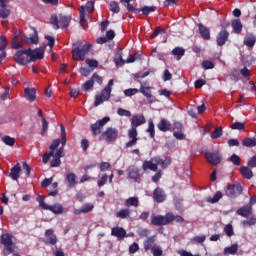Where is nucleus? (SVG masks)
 Here are the masks:
<instances>
[{"label":"nucleus","instance_id":"f257e3e1","mask_svg":"<svg viewBox=\"0 0 256 256\" xmlns=\"http://www.w3.org/2000/svg\"><path fill=\"white\" fill-rule=\"evenodd\" d=\"M132 128L128 130V137L130 140L125 144L126 148L134 147V145H137V127L140 125H145V117L143 115H135L132 117L131 122Z\"/></svg>","mask_w":256,"mask_h":256},{"label":"nucleus","instance_id":"f03ea898","mask_svg":"<svg viewBox=\"0 0 256 256\" xmlns=\"http://www.w3.org/2000/svg\"><path fill=\"white\" fill-rule=\"evenodd\" d=\"M169 223H173V213H167L165 216L155 214L151 215V225L163 227L164 225H169Z\"/></svg>","mask_w":256,"mask_h":256},{"label":"nucleus","instance_id":"7ed1b4c3","mask_svg":"<svg viewBox=\"0 0 256 256\" xmlns=\"http://www.w3.org/2000/svg\"><path fill=\"white\" fill-rule=\"evenodd\" d=\"M91 49V44L87 43L84 45H79L77 47H73L72 49V57L74 61H85V55Z\"/></svg>","mask_w":256,"mask_h":256},{"label":"nucleus","instance_id":"20e7f679","mask_svg":"<svg viewBox=\"0 0 256 256\" xmlns=\"http://www.w3.org/2000/svg\"><path fill=\"white\" fill-rule=\"evenodd\" d=\"M50 23L53 25L54 29H59L60 27L67 29V27H69V23H71V16L60 15L58 18L57 15H52Z\"/></svg>","mask_w":256,"mask_h":256},{"label":"nucleus","instance_id":"39448f33","mask_svg":"<svg viewBox=\"0 0 256 256\" xmlns=\"http://www.w3.org/2000/svg\"><path fill=\"white\" fill-rule=\"evenodd\" d=\"M119 137V130L117 128H107L100 137L99 141H107V143H115Z\"/></svg>","mask_w":256,"mask_h":256},{"label":"nucleus","instance_id":"423d86ee","mask_svg":"<svg viewBox=\"0 0 256 256\" xmlns=\"http://www.w3.org/2000/svg\"><path fill=\"white\" fill-rule=\"evenodd\" d=\"M45 49H47V45L45 44L34 50L31 48L26 49L30 63L31 61L35 62L43 59V56L45 55Z\"/></svg>","mask_w":256,"mask_h":256},{"label":"nucleus","instance_id":"0eeeda50","mask_svg":"<svg viewBox=\"0 0 256 256\" xmlns=\"http://www.w3.org/2000/svg\"><path fill=\"white\" fill-rule=\"evenodd\" d=\"M204 156L207 163H210V165H220L223 161V155L219 151L205 152Z\"/></svg>","mask_w":256,"mask_h":256},{"label":"nucleus","instance_id":"6e6552de","mask_svg":"<svg viewBox=\"0 0 256 256\" xmlns=\"http://www.w3.org/2000/svg\"><path fill=\"white\" fill-rule=\"evenodd\" d=\"M109 121V117H104L101 120L96 121V123L92 124L90 127L93 135L95 137H97V135H101V129H103V127H105Z\"/></svg>","mask_w":256,"mask_h":256},{"label":"nucleus","instance_id":"1a4fd4ad","mask_svg":"<svg viewBox=\"0 0 256 256\" xmlns=\"http://www.w3.org/2000/svg\"><path fill=\"white\" fill-rule=\"evenodd\" d=\"M86 10L88 13H93L95 11V1H93V0L88 1L85 6L82 5L79 8L81 23H85V11Z\"/></svg>","mask_w":256,"mask_h":256},{"label":"nucleus","instance_id":"9d476101","mask_svg":"<svg viewBox=\"0 0 256 256\" xmlns=\"http://www.w3.org/2000/svg\"><path fill=\"white\" fill-rule=\"evenodd\" d=\"M173 136L175 139H178V141L185 140V134L183 133V123L179 121L173 122Z\"/></svg>","mask_w":256,"mask_h":256},{"label":"nucleus","instance_id":"9b49d317","mask_svg":"<svg viewBox=\"0 0 256 256\" xmlns=\"http://www.w3.org/2000/svg\"><path fill=\"white\" fill-rule=\"evenodd\" d=\"M241 193H243V188L239 184H231L226 189L227 197H231L232 199L239 197Z\"/></svg>","mask_w":256,"mask_h":256},{"label":"nucleus","instance_id":"f8f14e48","mask_svg":"<svg viewBox=\"0 0 256 256\" xmlns=\"http://www.w3.org/2000/svg\"><path fill=\"white\" fill-rule=\"evenodd\" d=\"M14 61H16L19 65H25L26 63H30L27 49L17 51L14 55Z\"/></svg>","mask_w":256,"mask_h":256},{"label":"nucleus","instance_id":"ddd939ff","mask_svg":"<svg viewBox=\"0 0 256 256\" xmlns=\"http://www.w3.org/2000/svg\"><path fill=\"white\" fill-rule=\"evenodd\" d=\"M1 243L5 246L8 253H13V251H15V248L13 247V236L11 234L2 235Z\"/></svg>","mask_w":256,"mask_h":256},{"label":"nucleus","instance_id":"4468645a","mask_svg":"<svg viewBox=\"0 0 256 256\" xmlns=\"http://www.w3.org/2000/svg\"><path fill=\"white\" fill-rule=\"evenodd\" d=\"M229 40V32L227 30H222L218 33L216 38V43L218 47H223L225 43Z\"/></svg>","mask_w":256,"mask_h":256},{"label":"nucleus","instance_id":"2eb2a0df","mask_svg":"<svg viewBox=\"0 0 256 256\" xmlns=\"http://www.w3.org/2000/svg\"><path fill=\"white\" fill-rule=\"evenodd\" d=\"M110 98H111V94H109L108 92H105V90H102L101 95L95 96L94 106L99 107V105L105 103V101H109Z\"/></svg>","mask_w":256,"mask_h":256},{"label":"nucleus","instance_id":"dca6fc26","mask_svg":"<svg viewBox=\"0 0 256 256\" xmlns=\"http://www.w3.org/2000/svg\"><path fill=\"white\" fill-rule=\"evenodd\" d=\"M151 89H153V87L141 85L140 93H142V95L148 99L149 103H154L155 97H153L151 94Z\"/></svg>","mask_w":256,"mask_h":256},{"label":"nucleus","instance_id":"f3484780","mask_svg":"<svg viewBox=\"0 0 256 256\" xmlns=\"http://www.w3.org/2000/svg\"><path fill=\"white\" fill-rule=\"evenodd\" d=\"M152 161L157 165H160L162 169H167L169 165H171V157H166L164 160L161 159V157H154L152 158Z\"/></svg>","mask_w":256,"mask_h":256},{"label":"nucleus","instance_id":"a211bd4d","mask_svg":"<svg viewBox=\"0 0 256 256\" xmlns=\"http://www.w3.org/2000/svg\"><path fill=\"white\" fill-rule=\"evenodd\" d=\"M253 213V204L249 202V205L243 206L237 210V215L241 217H249Z\"/></svg>","mask_w":256,"mask_h":256},{"label":"nucleus","instance_id":"6ab92c4d","mask_svg":"<svg viewBox=\"0 0 256 256\" xmlns=\"http://www.w3.org/2000/svg\"><path fill=\"white\" fill-rule=\"evenodd\" d=\"M33 33L30 34V37H26L23 41L27 44L31 43L32 45H37L39 43V34L37 33L36 28H32Z\"/></svg>","mask_w":256,"mask_h":256},{"label":"nucleus","instance_id":"aec40b11","mask_svg":"<svg viewBox=\"0 0 256 256\" xmlns=\"http://www.w3.org/2000/svg\"><path fill=\"white\" fill-rule=\"evenodd\" d=\"M37 95V90L35 88H25L24 90V96L27 101L30 103H33L35 101Z\"/></svg>","mask_w":256,"mask_h":256},{"label":"nucleus","instance_id":"412c9836","mask_svg":"<svg viewBox=\"0 0 256 256\" xmlns=\"http://www.w3.org/2000/svg\"><path fill=\"white\" fill-rule=\"evenodd\" d=\"M111 235L113 237H117V239H124V237L127 235V231L121 227H114L111 230Z\"/></svg>","mask_w":256,"mask_h":256},{"label":"nucleus","instance_id":"4be33fe9","mask_svg":"<svg viewBox=\"0 0 256 256\" xmlns=\"http://www.w3.org/2000/svg\"><path fill=\"white\" fill-rule=\"evenodd\" d=\"M21 175V164L17 163L14 167L11 168L10 170V175L11 179L14 181H17Z\"/></svg>","mask_w":256,"mask_h":256},{"label":"nucleus","instance_id":"5701e85b","mask_svg":"<svg viewBox=\"0 0 256 256\" xmlns=\"http://www.w3.org/2000/svg\"><path fill=\"white\" fill-rule=\"evenodd\" d=\"M157 127H158L159 131H162L163 133H165L167 131H171V122H169L167 119L163 118L157 124Z\"/></svg>","mask_w":256,"mask_h":256},{"label":"nucleus","instance_id":"b1692460","mask_svg":"<svg viewBox=\"0 0 256 256\" xmlns=\"http://www.w3.org/2000/svg\"><path fill=\"white\" fill-rule=\"evenodd\" d=\"M153 197L154 200L157 201V203H163L167 196H165V192L161 190V188H156L154 190Z\"/></svg>","mask_w":256,"mask_h":256},{"label":"nucleus","instance_id":"393cba45","mask_svg":"<svg viewBox=\"0 0 256 256\" xmlns=\"http://www.w3.org/2000/svg\"><path fill=\"white\" fill-rule=\"evenodd\" d=\"M142 169L144 171H147V169H149L150 171H157L158 167L155 161H153V158H151V160H146L143 162Z\"/></svg>","mask_w":256,"mask_h":256},{"label":"nucleus","instance_id":"a878e982","mask_svg":"<svg viewBox=\"0 0 256 256\" xmlns=\"http://www.w3.org/2000/svg\"><path fill=\"white\" fill-rule=\"evenodd\" d=\"M198 29L200 31V35L205 41H209L211 39V34L209 29L205 27L203 24H198Z\"/></svg>","mask_w":256,"mask_h":256},{"label":"nucleus","instance_id":"bb28decb","mask_svg":"<svg viewBox=\"0 0 256 256\" xmlns=\"http://www.w3.org/2000/svg\"><path fill=\"white\" fill-rule=\"evenodd\" d=\"M155 236L148 237L144 242H143V247L145 251H151L153 247H155Z\"/></svg>","mask_w":256,"mask_h":256},{"label":"nucleus","instance_id":"cd10ccee","mask_svg":"<svg viewBox=\"0 0 256 256\" xmlns=\"http://www.w3.org/2000/svg\"><path fill=\"white\" fill-rule=\"evenodd\" d=\"M131 1L135 0H120V3H122V5L127 8V11H130V13H141V10L133 7Z\"/></svg>","mask_w":256,"mask_h":256},{"label":"nucleus","instance_id":"c85d7f7f","mask_svg":"<svg viewBox=\"0 0 256 256\" xmlns=\"http://www.w3.org/2000/svg\"><path fill=\"white\" fill-rule=\"evenodd\" d=\"M46 211H51L55 215H62L63 213V206L61 204H54L52 206L48 205Z\"/></svg>","mask_w":256,"mask_h":256},{"label":"nucleus","instance_id":"c756f323","mask_svg":"<svg viewBox=\"0 0 256 256\" xmlns=\"http://www.w3.org/2000/svg\"><path fill=\"white\" fill-rule=\"evenodd\" d=\"M116 217L118 219H129L131 217V209L123 208L119 212L116 213Z\"/></svg>","mask_w":256,"mask_h":256},{"label":"nucleus","instance_id":"7c9ffc66","mask_svg":"<svg viewBox=\"0 0 256 256\" xmlns=\"http://www.w3.org/2000/svg\"><path fill=\"white\" fill-rule=\"evenodd\" d=\"M256 43V37L253 34H247L244 38V45L246 47H254Z\"/></svg>","mask_w":256,"mask_h":256},{"label":"nucleus","instance_id":"2f4dec72","mask_svg":"<svg viewBox=\"0 0 256 256\" xmlns=\"http://www.w3.org/2000/svg\"><path fill=\"white\" fill-rule=\"evenodd\" d=\"M66 179L68 181V187L73 188L77 184V175L75 173H69L66 176Z\"/></svg>","mask_w":256,"mask_h":256},{"label":"nucleus","instance_id":"473e14b6","mask_svg":"<svg viewBox=\"0 0 256 256\" xmlns=\"http://www.w3.org/2000/svg\"><path fill=\"white\" fill-rule=\"evenodd\" d=\"M240 173H242V175H243V177H245V179L253 178V171L251 169H249V167L242 166L240 168Z\"/></svg>","mask_w":256,"mask_h":256},{"label":"nucleus","instance_id":"72a5a7b5","mask_svg":"<svg viewBox=\"0 0 256 256\" xmlns=\"http://www.w3.org/2000/svg\"><path fill=\"white\" fill-rule=\"evenodd\" d=\"M232 27H233L234 33L239 34L241 33V31H243V24L239 19L233 20Z\"/></svg>","mask_w":256,"mask_h":256},{"label":"nucleus","instance_id":"f704fd0d","mask_svg":"<svg viewBox=\"0 0 256 256\" xmlns=\"http://www.w3.org/2000/svg\"><path fill=\"white\" fill-rule=\"evenodd\" d=\"M114 61H115L116 67H121V65H125V60H123V53L121 51H118L115 54Z\"/></svg>","mask_w":256,"mask_h":256},{"label":"nucleus","instance_id":"c9c22d12","mask_svg":"<svg viewBox=\"0 0 256 256\" xmlns=\"http://www.w3.org/2000/svg\"><path fill=\"white\" fill-rule=\"evenodd\" d=\"M126 207H139V198L130 197L125 200Z\"/></svg>","mask_w":256,"mask_h":256},{"label":"nucleus","instance_id":"e433bc0d","mask_svg":"<svg viewBox=\"0 0 256 256\" xmlns=\"http://www.w3.org/2000/svg\"><path fill=\"white\" fill-rule=\"evenodd\" d=\"M239 249V245L232 244L230 247L224 249V255H235Z\"/></svg>","mask_w":256,"mask_h":256},{"label":"nucleus","instance_id":"4c0bfd02","mask_svg":"<svg viewBox=\"0 0 256 256\" xmlns=\"http://www.w3.org/2000/svg\"><path fill=\"white\" fill-rule=\"evenodd\" d=\"M172 55H175L177 57V61H180L181 57L185 55V49L176 47L172 50Z\"/></svg>","mask_w":256,"mask_h":256},{"label":"nucleus","instance_id":"58836bf2","mask_svg":"<svg viewBox=\"0 0 256 256\" xmlns=\"http://www.w3.org/2000/svg\"><path fill=\"white\" fill-rule=\"evenodd\" d=\"M129 178L137 181L139 179V169L136 167L129 168Z\"/></svg>","mask_w":256,"mask_h":256},{"label":"nucleus","instance_id":"ea45409f","mask_svg":"<svg viewBox=\"0 0 256 256\" xmlns=\"http://www.w3.org/2000/svg\"><path fill=\"white\" fill-rule=\"evenodd\" d=\"M242 145L243 147H256V138H245Z\"/></svg>","mask_w":256,"mask_h":256},{"label":"nucleus","instance_id":"a19ab883","mask_svg":"<svg viewBox=\"0 0 256 256\" xmlns=\"http://www.w3.org/2000/svg\"><path fill=\"white\" fill-rule=\"evenodd\" d=\"M147 133H150L151 139H153V137H155V124H153V120L148 121Z\"/></svg>","mask_w":256,"mask_h":256},{"label":"nucleus","instance_id":"79ce46f5","mask_svg":"<svg viewBox=\"0 0 256 256\" xmlns=\"http://www.w3.org/2000/svg\"><path fill=\"white\" fill-rule=\"evenodd\" d=\"M151 253L154 256H162L163 255V249L159 245H154L153 248H151Z\"/></svg>","mask_w":256,"mask_h":256},{"label":"nucleus","instance_id":"37998d69","mask_svg":"<svg viewBox=\"0 0 256 256\" xmlns=\"http://www.w3.org/2000/svg\"><path fill=\"white\" fill-rule=\"evenodd\" d=\"M233 130L242 131V129H245V122H234L230 126Z\"/></svg>","mask_w":256,"mask_h":256},{"label":"nucleus","instance_id":"c03bdc74","mask_svg":"<svg viewBox=\"0 0 256 256\" xmlns=\"http://www.w3.org/2000/svg\"><path fill=\"white\" fill-rule=\"evenodd\" d=\"M36 201L39 203V207L43 208L45 211L47 210L49 205L45 203V196L38 195Z\"/></svg>","mask_w":256,"mask_h":256},{"label":"nucleus","instance_id":"a18cd8bd","mask_svg":"<svg viewBox=\"0 0 256 256\" xmlns=\"http://www.w3.org/2000/svg\"><path fill=\"white\" fill-rule=\"evenodd\" d=\"M2 141L5 143V145H9L10 147L15 145V138H11V136L2 137Z\"/></svg>","mask_w":256,"mask_h":256},{"label":"nucleus","instance_id":"49530a36","mask_svg":"<svg viewBox=\"0 0 256 256\" xmlns=\"http://www.w3.org/2000/svg\"><path fill=\"white\" fill-rule=\"evenodd\" d=\"M155 9H157L155 6H144L139 10L142 11L143 15H149L150 13H153Z\"/></svg>","mask_w":256,"mask_h":256},{"label":"nucleus","instance_id":"de8ad7c7","mask_svg":"<svg viewBox=\"0 0 256 256\" xmlns=\"http://www.w3.org/2000/svg\"><path fill=\"white\" fill-rule=\"evenodd\" d=\"M60 144H61V139L53 140L52 144L49 147L50 153L55 154V149H57V147H59Z\"/></svg>","mask_w":256,"mask_h":256},{"label":"nucleus","instance_id":"09e8293b","mask_svg":"<svg viewBox=\"0 0 256 256\" xmlns=\"http://www.w3.org/2000/svg\"><path fill=\"white\" fill-rule=\"evenodd\" d=\"M137 93H139V90L136 88H129L124 90V95L126 97H133V95H137Z\"/></svg>","mask_w":256,"mask_h":256},{"label":"nucleus","instance_id":"8fccbe9b","mask_svg":"<svg viewBox=\"0 0 256 256\" xmlns=\"http://www.w3.org/2000/svg\"><path fill=\"white\" fill-rule=\"evenodd\" d=\"M86 64L90 67V70L92 71L94 69H97V67H99V62H97V60L87 59Z\"/></svg>","mask_w":256,"mask_h":256},{"label":"nucleus","instance_id":"3c124183","mask_svg":"<svg viewBox=\"0 0 256 256\" xmlns=\"http://www.w3.org/2000/svg\"><path fill=\"white\" fill-rule=\"evenodd\" d=\"M11 15V10L7 9L6 7L0 8V17L1 19H7Z\"/></svg>","mask_w":256,"mask_h":256},{"label":"nucleus","instance_id":"603ef678","mask_svg":"<svg viewBox=\"0 0 256 256\" xmlns=\"http://www.w3.org/2000/svg\"><path fill=\"white\" fill-rule=\"evenodd\" d=\"M223 135V129L221 127L216 128L211 134L212 139H219Z\"/></svg>","mask_w":256,"mask_h":256},{"label":"nucleus","instance_id":"864d4df0","mask_svg":"<svg viewBox=\"0 0 256 256\" xmlns=\"http://www.w3.org/2000/svg\"><path fill=\"white\" fill-rule=\"evenodd\" d=\"M255 224H256V218L254 216L247 220L242 221L243 227H247V225L251 227V225H255Z\"/></svg>","mask_w":256,"mask_h":256},{"label":"nucleus","instance_id":"5fc2aeb1","mask_svg":"<svg viewBox=\"0 0 256 256\" xmlns=\"http://www.w3.org/2000/svg\"><path fill=\"white\" fill-rule=\"evenodd\" d=\"M229 161L233 163L234 165H241V158L237 154H233L230 158Z\"/></svg>","mask_w":256,"mask_h":256},{"label":"nucleus","instance_id":"6e6d98bb","mask_svg":"<svg viewBox=\"0 0 256 256\" xmlns=\"http://www.w3.org/2000/svg\"><path fill=\"white\" fill-rule=\"evenodd\" d=\"M110 11H112V13H119L120 8L119 4L116 1L110 2Z\"/></svg>","mask_w":256,"mask_h":256},{"label":"nucleus","instance_id":"4d7b16f0","mask_svg":"<svg viewBox=\"0 0 256 256\" xmlns=\"http://www.w3.org/2000/svg\"><path fill=\"white\" fill-rule=\"evenodd\" d=\"M222 197L223 194L218 191L213 198H208V203H217Z\"/></svg>","mask_w":256,"mask_h":256},{"label":"nucleus","instance_id":"13d9d810","mask_svg":"<svg viewBox=\"0 0 256 256\" xmlns=\"http://www.w3.org/2000/svg\"><path fill=\"white\" fill-rule=\"evenodd\" d=\"M117 113L120 115V117H131V111L123 108H118Z\"/></svg>","mask_w":256,"mask_h":256},{"label":"nucleus","instance_id":"bf43d9fd","mask_svg":"<svg viewBox=\"0 0 256 256\" xmlns=\"http://www.w3.org/2000/svg\"><path fill=\"white\" fill-rule=\"evenodd\" d=\"M48 129H49V122H47L45 117H42V131H41V135H45V133H47Z\"/></svg>","mask_w":256,"mask_h":256},{"label":"nucleus","instance_id":"052dcab7","mask_svg":"<svg viewBox=\"0 0 256 256\" xmlns=\"http://www.w3.org/2000/svg\"><path fill=\"white\" fill-rule=\"evenodd\" d=\"M230 79L231 81H239L240 77H239V70L234 69L232 70L231 74H230Z\"/></svg>","mask_w":256,"mask_h":256},{"label":"nucleus","instance_id":"680f3d73","mask_svg":"<svg viewBox=\"0 0 256 256\" xmlns=\"http://www.w3.org/2000/svg\"><path fill=\"white\" fill-rule=\"evenodd\" d=\"M224 231H225V233H226V235H227L228 237H233V235H234V232H233V225L227 224V225L225 226V228H224Z\"/></svg>","mask_w":256,"mask_h":256},{"label":"nucleus","instance_id":"e2e57ef3","mask_svg":"<svg viewBox=\"0 0 256 256\" xmlns=\"http://www.w3.org/2000/svg\"><path fill=\"white\" fill-rule=\"evenodd\" d=\"M93 85H94V82H93V80H92V78H91L90 80L86 81V82L82 85L83 91H89V90L91 89V87H93Z\"/></svg>","mask_w":256,"mask_h":256},{"label":"nucleus","instance_id":"0e129e2a","mask_svg":"<svg viewBox=\"0 0 256 256\" xmlns=\"http://www.w3.org/2000/svg\"><path fill=\"white\" fill-rule=\"evenodd\" d=\"M202 67H203V69H214L215 64H213V62H211L209 60H205L202 62Z\"/></svg>","mask_w":256,"mask_h":256},{"label":"nucleus","instance_id":"69168bd1","mask_svg":"<svg viewBox=\"0 0 256 256\" xmlns=\"http://www.w3.org/2000/svg\"><path fill=\"white\" fill-rule=\"evenodd\" d=\"M240 75L245 79H249V77H251V71H249L247 67H244L240 70Z\"/></svg>","mask_w":256,"mask_h":256},{"label":"nucleus","instance_id":"338daca9","mask_svg":"<svg viewBox=\"0 0 256 256\" xmlns=\"http://www.w3.org/2000/svg\"><path fill=\"white\" fill-rule=\"evenodd\" d=\"M7 47V39L5 36H0V51H5Z\"/></svg>","mask_w":256,"mask_h":256},{"label":"nucleus","instance_id":"774afa93","mask_svg":"<svg viewBox=\"0 0 256 256\" xmlns=\"http://www.w3.org/2000/svg\"><path fill=\"white\" fill-rule=\"evenodd\" d=\"M205 239V235L196 236L192 238V243H204Z\"/></svg>","mask_w":256,"mask_h":256}]
</instances>
